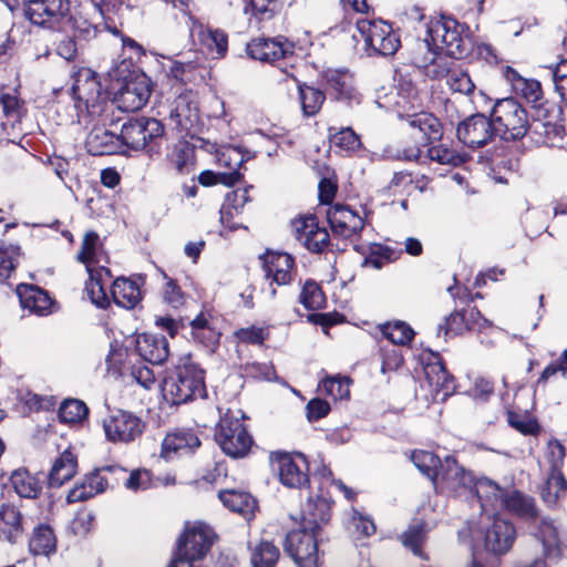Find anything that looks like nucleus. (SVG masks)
<instances>
[{
	"label": "nucleus",
	"mask_w": 567,
	"mask_h": 567,
	"mask_svg": "<svg viewBox=\"0 0 567 567\" xmlns=\"http://www.w3.org/2000/svg\"><path fill=\"white\" fill-rule=\"evenodd\" d=\"M330 520V501L318 495L309 496L301 511L298 528L287 533L284 548L299 567H317L318 538L321 528Z\"/></svg>",
	"instance_id": "f257e3e1"
},
{
	"label": "nucleus",
	"mask_w": 567,
	"mask_h": 567,
	"mask_svg": "<svg viewBox=\"0 0 567 567\" xmlns=\"http://www.w3.org/2000/svg\"><path fill=\"white\" fill-rule=\"evenodd\" d=\"M72 99L79 124H89L96 120L103 124H114V103L102 94L101 83L95 72L80 70L72 85Z\"/></svg>",
	"instance_id": "f03ea898"
},
{
	"label": "nucleus",
	"mask_w": 567,
	"mask_h": 567,
	"mask_svg": "<svg viewBox=\"0 0 567 567\" xmlns=\"http://www.w3.org/2000/svg\"><path fill=\"white\" fill-rule=\"evenodd\" d=\"M464 28L453 18L442 17L429 22L426 37L419 43V52L424 55L415 56V63L426 68L435 62L441 52L452 58L461 59L467 53V41L463 37Z\"/></svg>",
	"instance_id": "7ed1b4c3"
},
{
	"label": "nucleus",
	"mask_w": 567,
	"mask_h": 567,
	"mask_svg": "<svg viewBox=\"0 0 567 567\" xmlns=\"http://www.w3.org/2000/svg\"><path fill=\"white\" fill-rule=\"evenodd\" d=\"M164 399L179 405L197 398L206 396L204 370L189 358L176 367L174 374L164 379L162 384Z\"/></svg>",
	"instance_id": "20e7f679"
},
{
	"label": "nucleus",
	"mask_w": 567,
	"mask_h": 567,
	"mask_svg": "<svg viewBox=\"0 0 567 567\" xmlns=\"http://www.w3.org/2000/svg\"><path fill=\"white\" fill-rule=\"evenodd\" d=\"M214 540V532L203 523L187 525L177 542L176 551L168 567H194L204 559Z\"/></svg>",
	"instance_id": "39448f33"
},
{
	"label": "nucleus",
	"mask_w": 567,
	"mask_h": 567,
	"mask_svg": "<svg viewBox=\"0 0 567 567\" xmlns=\"http://www.w3.org/2000/svg\"><path fill=\"white\" fill-rule=\"evenodd\" d=\"M491 117L496 134L505 141H515L524 137L529 130L527 111L514 99L497 101L492 110Z\"/></svg>",
	"instance_id": "423d86ee"
},
{
	"label": "nucleus",
	"mask_w": 567,
	"mask_h": 567,
	"mask_svg": "<svg viewBox=\"0 0 567 567\" xmlns=\"http://www.w3.org/2000/svg\"><path fill=\"white\" fill-rule=\"evenodd\" d=\"M239 411L236 413L228 410L219 420L215 440L223 452L231 457L245 456L251 444V436L248 434Z\"/></svg>",
	"instance_id": "0eeeda50"
},
{
	"label": "nucleus",
	"mask_w": 567,
	"mask_h": 567,
	"mask_svg": "<svg viewBox=\"0 0 567 567\" xmlns=\"http://www.w3.org/2000/svg\"><path fill=\"white\" fill-rule=\"evenodd\" d=\"M357 30L369 55H393L400 48V39L392 27L383 20L359 19Z\"/></svg>",
	"instance_id": "6e6552de"
},
{
	"label": "nucleus",
	"mask_w": 567,
	"mask_h": 567,
	"mask_svg": "<svg viewBox=\"0 0 567 567\" xmlns=\"http://www.w3.org/2000/svg\"><path fill=\"white\" fill-rule=\"evenodd\" d=\"M103 429L110 442L131 444L142 437L146 423L131 411L115 409L103 420Z\"/></svg>",
	"instance_id": "1a4fd4ad"
},
{
	"label": "nucleus",
	"mask_w": 567,
	"mask_h": 567,
	"mask_svg": "<svg viewBox=\"0 0 567 567\" xmlns=\"http://www.w3.org/2000/svg\"><path fill=\"white\" fill-rule=\"evenodd\" d=\"M22 7L25 19L41 28L55 29L69 20V0H23Z\"/></svg>",
	"instance_id": "9d476101"
},
{
	"label": "nucleus",
	"mask_w": 567,
	"mask_h": 567,
	"mask_svg": "<svg viewBox=\"0 0 567 567\" xmlns=\"http://www.w3.org/2000/svg\"><path fill=\"white\" fill-rule=\"evenodd\" d=\"M164 125L154 117H136L122 125L121 143L132 150L142 151L164 135Z\"/></svg>",
	"instance_id": "9b49d317"
},
{
	"label": "nucleus",
	"mask_w": 567,
	"mask_h": 567,
	"mask_svg": "<svg viewBox=\"0 0 567 567\" xmlns=\"http://www.w3.org/2000/svg\"><path fill=\"white\" fill-rule=\"evenodd\" d=\"M473 474L461 466L453 456L445 457L439 476L435 478V487L442 492L454 495H463L472 491L475 484Z\"/></svg>",
	"instance_id": "f8f14e48"
},
{
	"label": "nucleus",
	"mask_w": 567,
	"mask_h": 567,
	"mask_svg": "<svg viewBox=\"0 0 567 567\" xmlns=\"http://www.w3.org/2000/svg\"><path fill=\"white\" fill-rule=\"evenodd\" d=\"M458 140L471 148H480L488 144L496 134L492 117L481 113L468 116L457 126Z\"/></svg>",
	"instance_id": "ddd939ff"
},
{
	"label": "nucleus",
	"mask_w": 567,
	"mask_h": 567,
	"mask_svg": "<svg viewBox=\"0 0 567 567\" xmlns=\"http://www.w3.org/2000/svg\"><path fill=\"white\" fill-rule=\"evenodd\" d=\"M291 229L296 240L311 252H322L329 245V234L326 228L319 226L315 216L295 219Z\"/></svg>",
	"instance_id": "4468645a"
},
{
	"label": "nucleus",
	"mask_w": 567,
	"mask_h": 567,
	"mask_svg": "<svg viewBox=\"0 0 567 567\" xmlns=\"http://www.w3.org/2000/svg\"><path fill=\"white\" fill-rule=\"evenodd\" d=\"M151 96V81L145 74L131 78L115 96L117 107L124 112L141 110Z\"/></svg>",
	"instance_id": "2eb2a0df"
},
{
	"label": "nucleus",
	"mask_w": 567,
	"mask_h": 567,
	"mask_svg": "<svg viewBox=\"0 0 567 567\" xmlns=\"http://www.w3.org/2000/svg\"><path fill=\"white\" fill-rule=\"evenodd\" d=\"M516 539V528L512 522L493 516L484 532V546L487 551L495 555L506 554Z\"/></svg>",
	"instance_id": "dca6fc26"
},
{
	"label": "nucleus",
	"mask_w": 567,
	"mask_h": 567,
	"mask_svg": "<svg viewBox=\"0 0 567 567\" xmlns=\"http://www.w3.org/2000/svg\"><path fill=\"white\" fill-rule=\"evenodd\" d=\"M278 477L289 488H301L310 483L307 463L302 454H278L275 458Z\"/></svg>",
	"instance_id": "f3484780"
},
{
	"label": "nucleus",
	"mask_w": 567,
	"mask_h": 567,
	"mask_svg": "<svg viewBox=\"0 0 567 567\" xmlns=\"http://www.w3.org/2000/svg\"><path fill=\"white\" fill-rule=\"evenodd\" d=\"M89 131L85 147L94 156H101L115 153L121 143V134L112 133L107 127L112 124H103L100 121H92L89 124H82Z\"/></svg>",
	"instance_id": "a211bd4d"
},
{
	"label": "nucleus",
	"mask_w": 567,
	"mask_h": 567,
	"mask_svg": "<svg viewBox=\"0 0 567 567\" xmlns=\"http://www.w3.org/2000/svg\"><path fill=\"white\" fill-rule=\"evenodd\" d=\"M248 55L262 62H275L293 53V44L287 39H252L246 47Z\"/></svg>",
	"instance_id": "6ab92c4d"
},
{
	"label": "nucleus",
	"mask_w": 567,
	"mask_h": 567,
	"mask_svg": "<svg viewBox=\"0 0 567 567\" xmlns=\"http://www.w3.org/2000/svg\"><path fill=\"white\" fill-rule=\"evenodd\" d=\"M333 234L343 238L357 236L364 227V220L349 206L336 204L327 212Z\"/></svg>",
	"instance_id": "aec40b11"
},
{
	"label": "nucleus",
	"mask_w": 567,
	"mask_h": 567,
	"mask_svg": "<svg viewBox=\"0 0 567 567\" xmlns=\"http://www.w3.org/2000/svg\"><path fill=\"white\" fill-rule=\"evenodd\" d=\"M169 122L179 134H193L199 124L197 105L188 95H179L175 99L169 112Z\"/></svg>",
	"instance_id": "412c9836"
},
{
	"label": "nucleus",
	"mask_w": 567,
	"mask_h": 567,
	"mask_svg": "<svg viewBox=\"0 0 567 567\" xmlns=\"http://www.w3.org/2000/svg\"><path fill=\"white\" fill-rule=\"evenodd\" d=\"M28 518L23 516L20 508L11 503L0 505V540L9 544H17L23 538Z\"/></svg>",
	"instance_id": "4be33fe9"
},
{
	"label": "nucleus",
	"mask_w": 567,
	"mask_h": 567,
	"mask_svg": "<svg viewBox=\"0 0 567 567\" xmlns=\"http://www.w3.org/2000/svg\"><path fill=\"white\" fill-rule=\"evenodd\" d=\"M532 535L542 544L544 558L558 561L563 557L564 545L551 519L542 518L532 527Z\"/></svg>",
	"instance_id": "5701e85b"
},
{
	"label": "nucleus",
	"mask_w": 567,
	"mask_h": 567,
	"mask_svg": "<svg viewBox=\"0 0 567 567\" xmlns=\"http://www.w3.org/2000/svg\"><path fill=\"white\" fill-rule=\"evenodd\" d=\"M136 353L153 364H162L169 355L168 341L164 336L142 333L135 340Z\"/></svg>",
	"instance_id": "b1692460"
},
{
	"label": "nucleus",
	"mask_w": 567,
	"mask_h": 567,
	"mask_svg": "<svg viewBox=\"0 0 567 567\" xmlns=\"http://www.w3.org/2000/svg\"><path fill=\"white\" fill-rule=\"evenodd\" d=\"M199 445V439L190 431L172 432L162 442L161 456L171 461L176 456L193 453Z\"/></svg>",
	"instance_id": "393cba45"
},
{
	"label": "nucleus",
	"mask_w": 567,
	"mask_h": 567,
	"mask_svg": "<svg viewBox=\"0 0 567 567\" xmlns=\"http://www.w3.org/2000/svg\"><path fill=\"white\" fill-rule=\"evenodd\" d=\"M473 488L481 503L482 512L494 516L497 512L503 511L507 492L497 483L483 477L476 480Z\"/></svg>",
	"instance_id": "a878e982"
},
{
	"label": "nucleus",
	"mask_w": 567,
	"mask_h": 567,
	"mask_svg": "<svg viewBox=\"0 0 567 567\" xmlns=\"http://www.w3.org/2000/svg\"><path fill=\"white\" fill-rule=\"evenodd\" d=\"M293 259L286 252H267L264 257L266 277L278 286L290 284L292 279Z\"/></svg>",
	"instance_id": "bb28decb"
},
{
	"label": "nucleus",
	"mask_w": 567,
	"mask_h": 567,
	"mask_svg": "<svg viewBox=\"0 0 567 567\" xmlns=\"http://www.w3.org/2000/svg\"><path fill=\"white\" fill-rule=\"evenodd\" d=\"M17 293L24 310L38 316H45L50 312L52 300L41 288L32 285H20L17 288Z\"/></svg>",
	"instance_id": "cd10ccee"
},
{
	"label": "nucleus",
	"mask_w": 567,
	"mask_h": 567,
	"mask_svg": "<svg viewBox=\"0 0 567 567\" xmlns=\"http://www.w3.org/2000/svg\"><path fill=\"white\" fill-rule=\"evenodd\" d=\"M527 134L537 145L561 147L565 143L564 127L551 122L535 121Z\"/></svg>",
	"instance_id": "c85d7f7f"
},
{
	"label": "nucleus",
	"mask_w": 567,
	"mask_h": 567,
	"mask_svg": "<svg viewBox=\"0 0 567 567\" xmlns=\"http://www.w3.org/2000/svg\"><path fill=\"white\" fill-rule=\"evenodd\" d=\"M89 280L85 284V291L91 301L99 308H106L110 299L105 292V279H111L112 275L109 268L100 266L99 268L87 267Z\"/></svg>",
	"instance_id": "c756f323"
},
{
	"label": "nucleus",
	"mask_w": 567,
	"mask_h": 567,
	"mask_svg": "<svg viewBox=\"0 0 567 567\" xmlns=\"http://www.w3.org/2000/svg\"><path fill=\"white\" fill-rule=\"evenodd\" d=\"M218 498L225 507L231 512L238 513L246 520L254 517L257 504L249 493L237 489H226L218 493Z\"/></svg>",
	"instance_id": "7c9ffc66"
},
{
	"label": "nucleus",
	"mask_w": 567,
	"mask_h": 567,
	"mask_svg": "<svg viewBox=\"0 0 567 567\" xmlns=\"http://www.w3.org/2000/svg\"><path fill=\"white\" fill-rule=\"evenodd\" d=\"M327 90L338 101H351L357 99L352 86V76L347 71L328 70L324 73Z\"/></svg>",
	"instance_id": "2f4dec72"
},
{
	"label": "nucleus",
	"mask_w": 567,
	"mask_h": 567,
	"mask_svg": "<svg viewBox=\"0 0 567 567\" xmlns=\"http://www.w3.org/2000/svg\"><path fill=\"white\" fill-rule=\"evenodd\" d=\"M192 34H196L200 43L205 45L210 53L215 54L216 58L226 55L228 50V37L223 30L195 24L192 28Z\"/></svg>",
	"instance_id": "473e14b6"
},
{
	"label": "nucleus",
	"mask_w": 567,
	"mask_h": 567,
	"mask_svg": "<svg viewBox=\"0 0 567 567\" xmlns=\"http://www.w3.org/2000/svg\"><path fill=\"white\" fill-rule=\"evenodd\" d=\"M503 509L526 520L537 517V507L534 498L515 489L507 492Z\"/></svg>",
	"instance_id": "72a5a7b5"
},
{
	"label": "nucleus",
	"mask_w": 567,
	"mask_h": 567,
	"mask_svg": "<svg viewBox=\"0 0 567 567\" xmlns=\"http://www.w3.org/2000/svg\"><path fill=\"white\" fill-rule=\"evenodd\" d=\"M166 161L178 174H189L194 167L195 150L192 144L181 140L171 147Z\"/></svg>",
	"instance_id": "f704fd0d"
},
{
	"label": "nucleus",
	"mask_w": 567,
	"mask_h": 567,
	"mask_svg": "<svg viewBox=\"0 0 567 567\" xmlns=\"http://www.w3.org/2000/svg\"><path fill=\"white\" fill-rule=\"evenodd\" d=\"M111 293L114 302L125 309L134 308L142 298L137 284L126 278L115 279L112 284Z\"/></svg>",
	"instance_id": "c9c22d12"
},
{
	"label": "nucleus",
	"mask_w": 567,
	"mask_h": 567,
	"mask_svg": "<svg viewBox=\"0 0 567 567\" xmlns=\"http://www.w3.org/2000/svg\"><path fill=\"white\" fill-rule=\"evenodd\" d=\"M78 468V461L71 451H64L53 463L49 474L50 486L59 487L71 480Z\"/></svg>",
	"instance_id": "e433bc0d"
},
{
	"label": "nucleus",
	"mask_w": 567,
	"mask_h": 567,
	"mask_svg": "<svg viewBox=\"0 0 567 567\" xmlns=\"http://www.w3.org/2000/svg\"><path fill=\"white\" fill-rule=\"evenodd\" d=\"M76 259L84 264L86 268L106 259L101 238L96 231L89 230L85 233Z\"/></svg>",
	"instance_id": "4c0bfd02"
},
{
	"label": "nucleus",
	"mask_w": 567,
	"mask_h": 567,
	"mask_svg": "<svg viewBox=\"0 0 567 567\" xmlns=\"http://www.w3.org/2000/svg\"><path fill=\"white\" fill-rule=\"evenodd\" d=\"M14 492L23 498H37L42 491L41 482L25 468L14 470L10 475Z\"/></svg>",
	"instance_id": "58836bf2"
},
{
	"label": "nucleus",
	"mask_w": 567,
	"mask_h": 567,
	"mask_svg": "<svg viewBox=\"0 0 567 567\" xmlns=\"http://www.w3.org/2000/svg\"><path fill=\"white\" fill-rule=\"evenodd\" d=\"M413 131H417L429 142L437 141L442 137V125L437 117L431 113L421 112L409 116L406 120Z\"/></svg>",
	"instance_id": "ea45409f"
},
{
	"label": "nucleus",
	"mask_w": 567,
	"mask_h": 567,
	"mask_svg": "<svg viewBox=\"0 0 567 567\" xmlns=\"http://www.w3.org/2000/svg\"><path fill=\"white\" fill-rule=\"evenodd\" d=\"M33 555L49 556L56 549V539L53 530L47 525L34 528L29 542Z\"/></svg>",
	"instance_id": "a19ab883"
},
{
	"label": "nucleus",
	"mask_w": 567,
	"mask_h": 567,
	"mask_svg": "<svg viewBox=\"0 0 567 567\" xmlns=\"http://www.w3.org/2000/svg\"><path fill=\"white\" fill-rule=\"evenodd\" d=\"M331 476H332L331 471L329 468H327L326 466H322L321 471H319L318 473H316L313 475V482L318 483V487H317L318 491H317V493H313L311 491L310 496H312L316 499L318 495H322L330 501V506H331L332 499L328 494V488L331 485H336L343 493L344 497L348 501H353L355 497V493L350 487L344 485L341 481L332 480Z\"/></svg>",
	"instance_id": "79ce46f5"
},
{
	"label": "nucleus",
	"mask_w": 567,
	"mask_h": 567,
	"mask_svg": "<svg viewBox=\"0 0 567 567\" xmlns=\"http://www.w3.org/2000/svg\"><path fill=\"white\" fill-rule=\"evenodd\" d=\"M567 493V481L561 471H550L546 482L540 488V496L548 505H554Z\"/></svg>",
	"instance_id": "37998d69"
},
{
	"label": "nucleus",
	"mask_w": 567,
	"mask_h": 567,
	"mask_svg": "<svg viewBox=\"0 0 567 567\" xmlns=\"http://www.w3.org/2000/svg\"><path fill=\"white\" fill-rule=\"evenodd\" d=\"M250 550L252 567H275L280 556L279 548L268 540L260 542Z\"/></svg>",
	"instance_id": "c03bdc74"
},
{
	"label": "nucleus",
	"mask_w": 567,
	"mask_h": 567,
	"mask_svg": "<svg viewBox=\"0 0 567 567\" xmlns=\"http://www.w3.org/2000/svg\"><path fill=\"white\" fill-rule=\"evenodd\" d=\"M425 156L432 162L452 167L458 166L465 162V157L460 152L445 144L430 146L426 150Z\"/></svg>",
	"instance_id": "a18cd8bd"
},
{
	"label": "nucleus",
	"mask_w": 567,
	"mask_h": 567,
	"mask_svg": "<svg viewBox=\"0 0 567 567\" xmlns=\"http://www.w3.org/2000/svg\"><path fill=\"white\" fill-rule=\"evenodd\" d=\"M0 104L2 106V112L6 117V122H2V126L6 128L7 125H10L12 130L16 128L17 124L20 123V118L22 115V103L18 97L16 92L0 94Z\"/></svg>",
	"instance_id": "49530a36"
},
{
	"label": "nucleus",
	"mask_w": 567,
	"mask_h": 567,
	"mask_svg": "<svg viewBox=\"0 0 567 567\" xmlns=\"http://www.w3.org/2000/svg\"><path fill=\"white\" fill-rule=\"evenodd\" d=\"M298 89L303 114L307 116L316 115L326 100L324 93L306 84L299 85Z\"/></svg>",
	"instance_id": "de8ad7c7"
},
{
	"label": "nucleus",
	"mask_w": 567,
	"mask_h": 567,
	"mask_svg": "<svg viewBox=\"0 0 567 567\" xmlns=\"http://www.w3.org/2000/svg\"><path fill=\"white\" fill-rule=\"evenodd\" d=\"M411 460L422 474L435 483V478L440 474L441 464L443 463L434 453L429 451H415L412 453Z\"/></svg>",
	"instance_id": "09e8293b"
},
{
	"label": "nucleus",
	"mask_w": 567,
	"mask_h": 567,
	"mask_svg": "<svg viewBox=\"0 0 567 567\" xmlns=\"http://www.w3.org/2000/svg\"><path fill=\"white\" fill-rule=\"evenodd\" d=\"M430 527L422 520H415L409 528L401 535L402 544L411 549L414 555L421 556V546L425 540Z\"/></svg>",
	"instance_id": "8fccbe9b"
},
{
	"label": "nucleus",
	"mask_w": 567,
	"mask_h": 567,
	"mask_svg": "<svg viewBox=\"0 0 567 567\" xmlns=\"http://www.w3.org/2000/svg\"><path fill=\"white\" fill-rule=\"evenodd\" d=\"M382 334L393 344L405 346L413 336L412 328L402 321L389 322L381 327Z\"/></svg>",
	"instance_id": "3c124183"
},
{
	"label": "nucleus",
	"mask_w": 567,
	"mask_h": 567,
	"mask_svg": "<svg viewBox=\"0 0 567 567\" xmlns=\"http://www.w3.org/2000/svg\"><path fill=\"white\" fill-rule=\"evenodd\" d=\"M89 413L84 402L76 399L65 400L59 409V419L63 423H79L83 421Z\"/></svg>",
	"instance_id": "603ef678"
},
{
	"label": "nucleus",
	"mask_w": 567,
	"mask_h": 567,
	"mask_svg": "<svg viewBox=\"0 0 567 567\" xmlns=\"http://www.w3.org/2000/svg\"><path fill=\"white\" fill-rule=\"evenodd\" d=\"M321 390L333 400H344L350 395V380L348 378L330 377L322 381Z\"/></svg>",
	"instance_id": "864d4df0"
},
{
	"label": "nucleus",
	"mask_w": 567,
	"mask_h": 567,
	"mask_svg": "<svg viewBox=\"0 0 567 567\" xmlns=\"http://www.w3.org/2000/svg\"><path fill=\"white\" fill-rule=\"evenodd\" d=\"M446 83L453 92L464 95L474 94L475 84L468 73L461 70L450 71L446 75Z\"/></svg>",
	"instance_id": "5fc2aeb1"
},
{
	"label": "nucleus",
	"mask_w": 567,
	"mask_h": 567,
	"mask_svg": "<svg viewBox=\"0 0 567 567\" xmlns=\"http://www.w3.org/2000/svg\"><path fill=\"white\" fill-rule=\"evenodd\" d=\"M299 300L307 309L315 310L322 307L324 297L315 281H307L302 287Z\"/></svg>",
	"instance_id": "6e6d98bb"
},
{
	"label": "nucleus",
	"mask_w": 567,
	"mask_h": 567,
	"mask_svg": "<svg viewBox=\"0 0 567 567\" xmlns=\"http://www.w3.org/2000/svg\"><path fill=\"white\" fill-rule=\"evenodd\" d=\"M331 143L346 152H355L361 147L360 137L351 127H344L331 135Z\"/></svg>",
	"instance_id": "4d7b16f0"
},
{
	"label": "nucleus",
	"mask_w": 567,
	"mask_h": 567,
	"mask_svg": "<svg viewBox=\"0 0 567 567\" xmlns=\"http://www.w3.org/2000/svg\"><path fill=\"white\" fill-rule=\"evenodd\" d=\"M240 172L214 173L212 171H205L198 176V182L204 186H212L218 183L233 186L240 179Z\"/></svg>",
	"instance_id": "13d9d810"
},
{
	"label": "nucleus",
	"mask_w": 567,
	"mask_h": 567,
	"mask_svg": "<svg viewBox=\"0 0 567 567\" xmlns=\"http://www.w3.org/2000/svg\"><path fill=\"white\" fill-rule=\"evenodd\" d=\"M20 252L19 247L9 245L0 246V278L7 279L14 270Z\"/></svg>",
	"instance_id": "bf43d9fd"
},
{
	"label": "nucleus",
	"mask_w": 567,
	"mask_h": 567,
	"mask_svg": "<svg viewBox=\"0 0 567 567\" xmlns=\"http://www.w3.org/2000/svg\"><path fill=\"white\" fill-rule=\"evenodd\" d=\"M244 6V13L250 14L261 20H269L274 16V10L271 8V4L275 3V0H243Z\"/></svg>",
	"instance_id": "052dcab7"
},
{
	"label": "nucleus",
	"mask_w": 567,
	"mask_h": 567,
	"mask_svg": "<svg viewBox=\"0 0 567 567\" xmlns=\"http://www.w3.org/2000/svg\"><path fill=\"white\" fill-rule=\"evenodd\" d=\"M396 259L395 249L389 246L375 245L372 247L371 252L365 258V264L374 267L375 269L382 268L386 262Z\"/></svg>",
	"instance_id": "680f3d73"
},
{
	"label": "nucleus",
	"mask_w": 567,
	"mask_h": 567,
	"mask_svg": "<svg viewBox=\"0 0 567 567\" xmlns=\"http://www.w3.org/2000/svg\"><path fill=\"white\" fill-rule=\"evenodd\" d=\"M217 163L219 166L228 168V172H239L244 163V156L235 147H224L217 152Z\"/></svg>",
	"instance_id": "e2e57ef3"
},
{
	"label": "nucleus",
	"mask_w": 567,
	"mask_h": 567,
	"mask_svg": "<svg viewBox=\"0 0 567 567\" xmlns=\"http://www.w3.org/2000/svg\"><path fill=\"white\" fill-rule=\"evenodd\" d=\"M565 455V447L558 440L548 441L545 457L550 464V471H560Z\"/></svg>",
	"instance_id": "0e129e2a"
},
{
	"label": "nucleus",
	"mask_w": 567,
	"mask_h": 567,
	"mask_svg": "<svg viewBox=\"0 0 567 567\" xmlns=\"http://www.w3.org/2000/svg\"><path fill=\"white\" fill-rule=\"evenodd\" d=\"M165 278L166 284L163 290L164 301L175 309L181 308L186 300L185 293L174 279L167 278L166 276Z\"/></svg>",
	"instance_id": "69168bd1"
},
{
	"label": "nucleus",
	"mask_w": 567,
	"mask_h": 567,
	"mask_svg": "<svg viewBox=\"0 0 567 567\" xmlns=\"http://www.w3.org/2000/svg\"><path fill=\"white\" fill-rule=\"evenodd\" d=\"M94 518L91 512H79L70 523V530L76 536H85L93 528Z\"/></svg>",
	"instance_id": "338daca9"
},
{
	"label": "nucleus",
	"mask_w": 567,
	"mask_h": 567,
	"mask_svg": "<svg viewBox=\"0 0 567 567\" xmlns=\"http://www.w3.org/2000/svg\"><path fill=\"white\" fill-rule=\"evenodd\" d=\"M549 70L553 75L555 90L563 100L567 101V60H561L555 66H550Z\"/></svg>",
	"instance_id": "774afa93"
}]
</instances>
